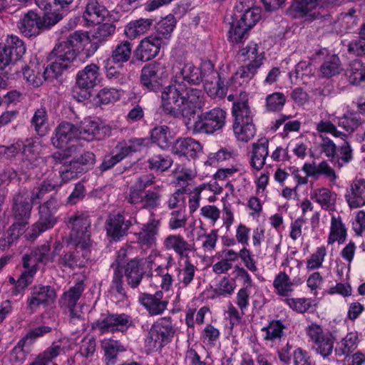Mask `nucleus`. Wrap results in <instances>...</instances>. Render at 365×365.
<instances>
[{
	"label": "nucleus",
	"mask_w": 365,
	"mask_h": 365,
	"mask_svg": "<svg viewBox=\"0 0 365 365\" xmlns=\"http://www.w3.org/2000/svg\"><path fill=\"white\" fill-rule=\"evenodd\" d=\"M120 98L119 91L116 88H104L100 90L96 96V103L99 105H108Z\"/></svg>",
	"instance_id": "nucleus-60"
},
{
	"label": "nucleus",
	"mask_w": 365,
	"mask_h": 365,
	"mask_svg": "<svg viewBox=\"0 0 365 365\" xmlns=\"http://www.w3.org/2000/svg\"><path fill=\"white\" fill-rule=\"evenodd\" d=\"M189 244L180 235H170L165 237L163 242V245L166 250H173L177 255L184 250Z\"/></svg>",
	"instance_id": "nucleus-53"
},
{
	"label": "nucleus",
	"mask_w": 365,
	"mask_h": 365,
	"mask_svg": "<svg viewBox=\"0 0 365 365\" xmlns=\"http://www.w3.org/2000/svg\"><path fill=\"white\" fill-rule=\"evenodd\" d=\"M202 150L201 144L191 138H180L173 147L174 154L192 159H195Z\"/></svg>",
	"instance_id": "nucleus-28"
},
{
	"label": "nucleus",
	"mask_w": 365,
	"mask_h": 365,
	"mask_svg": "<svg viewBox=\"0 0 365 365\" xmlns=\"http://www.w3.org/2000/svg\"><path fill=\"white\" fill-rule=\"evenodd\" d=\"M315 55L322 60L319 66V73L322 78H331L344 70L339 56L328 52L326 48L318 50Z\"/></svg>",
	"instance_id": "nucleus-15"
},
{
	"label": "nucleus",
	"mask_w": 365,
	"mask_h": 365,
	"mask_svg": "<svg viewBox=\"0 0 365 365\" xmlns=\"http://www.w3.org/2000/svg\"><path fill=\"white\" fill-rule=\"evenodd\" d=\"M115 31V25L113 23L100 24L95 30L93 37L99 42L106 41Z\"/></svg>",
	"instance_id": "nucleus-63"
},
{
	"label": "nucleus",
	"mask_w": 365,
	"mask_h": 365,
	"mask_svg": "<svg viewBox=\"0 0 365 365\" xmlns=\"http://www.w3.org/2000/svg\"><path fill=\"white\" fill-rule=\"evenodd\" d=\"M249 29L240 24L238 21L230 24L228 38L232 43H242L247 38Z\"/></svg>",
	"instance_id": "nucleus-52"
},
{
	"label": "nucleus",
	"mask_w": 365,
	"mask_h": 365,
	"mask_svg": "<svg viewBox=\"0 0 365 365\" xmlns=\"http://www.w3.org/2000/svg\"><path fill=\"white\" fill-rule=\"evenodd\" d=\"M108 15V9L98 0H88L83 17L91 24H99Z\"/></svg>",
	"instance_id": "nucleus-32"
},
{
	"label": "nucleus",
	"mask_w": 365,
	"mask_h": 365,
	"mask_svg": "<svg viewBox=\"0 0 365 365\" xmlns=\"http://www.w3.org/2000/svg\"><path fill=\"white\" fill-rule=\"evenodd\" d=\"M238 58L242 61H257V59L260 58L261 64L263 63V60L264 59V53H258L257 51V43H250L247 45L246 47L242 48L239 50L237 53Z\"/></svg>",
	"instance_id": "nucleus-56"
},
{
	"label": "nucleus",
	"mask_w": 365,
	"mask_h": 365,
	"mask_svg": "<svg viewBox=\"0 0 365 365\" xmlns=\"http://www.w3.org/2000/svg\"><path fill=\"white\" fill-rule=\"evenodd\" d=\"M170 133L168 126L165 125L155 126L150 130V139L160 148L165 149L171 144Z\"/></svg>",
	"instance_id": "nucleus-48"
},
{
	"label": "nucleus",
	"mask_w": 365,
	"mask_h": 365,
	"mask_svg": "<svg viewBox=\"0 0 365 365\" xmlns=\"http://www.w3.org/2000/svg\"><path fill=\"white\" fill-rule=\"evenodd\" d=\"M78 130L76 125L68 123L62 122L55 130L54 136L51 138L52 144L57 148L63 149L74 138H77Z\"/></svg>",
	"instance_id": "nucleus-24"
},
{
	"label": "nucleus",
	"mask_w": 365,
	"mask_h": 365,
	"mask_svg": "<svg viewBox=\"0 0 365 365\" xmlns=\"http://www.w3.org/2000/svg\"><path fill=\"white\" fill-rule=\"evenodd\" d=\"M359 334L357 331L349 332L339 342L334 349L335 354L339 356H349L357 348Z\"/></svg>",
	"instance_id": "nucleus-36"
},
{
	"label": "nucleus",
	"mask_w": 365,
	"mask_h": 365,
	"mask_svg": "<svg viewBox=\"0 0 365 365\" xmlns=\"http://www.w3.org/2000/svg\"><path fill=\"white\" fill-rule=\"evenodd\" d=\"M58 173L62 183H67L84 174L81 168L76 165L73 159L67 164L61 165Z\"/></svg>",
	"instance_id": "nucleus-51"
},
{
	"label": "nucleus",
	"mask_w": 365,
	"mask_h": 365,
	"mask_svg": "<svg viewBox=\"0 0 365 365\" xmlns=\"http://www.w3.org/2000/svg\"><path fill=\"white\" fill-rule=\"evenodd\" d=\"M176 21L174 16L170 14L161 19L155 26L156 34H153L155 37H159L163 42V39L170 38L172 32L175 27Z\"/></svg>",
	"instance_id": "nucleus-49"
},
{
	"label": "nucleus",
	"mask_w": 365,
	"mask_h": 365,
	"mask_svg": "<svg viewBox=\"0 0 365 365\" xmlns=\"http://www.w3.org/2000/svg\"><path fill=\"white\" fill-rule=\"evenodd\" d=\"M63 19V16L59 12H46L43 16L39 15L40 25L42 32L51 29Z\"/></svg>",
	"instance_id": "nucleus-64"
},
{
	"label": "nucleus",
	"mask_w": 365,
	"mask_h": 365,
	"mask_svg": "<svg viewBox=\"0 0 365 365\" xmlns=\"http://www.w3.org/2000/svg\"><path fill=\"white\" fill-rule=\"evenodd\" d=\"M64 350L63 347L58 344H52L43 351L39 353L27 365H48L53 359L56 358Z\"/></svg>",
	"instance_id": "nucleus-42"
},
{
	"label": "nucleus",
	"mask_w": 365,
	"mask_h": 365,
	"mask_svg": "<svg viewBox=\"0 0 365 365\" xmlns=\"http://www.w3.org/2000/svg\"><path fill=\"white\" fill-rule=\"evenodd\" d=\"M76 56L77 53L74 48L63 42L59 43L48 56V59L52 63L46 67V73L57 78L72 66Z\"/></svg>",
	"instance_id": "nucleus-3"
},
{
	"label": "nucleus",
	"mask_w": 365,
	"mask_h": 365,
	"mask_svg": "<svg viewBox=\"0 0 365 365\" xmlns=\"http://www.w3.org/2000/svg\"><path fill=\"white\" fill-rule=\"evenodd\" d=\"M59 203L56 197L51 196L47 201L38 207V220L31 226V237L36 238L47 230L51 229L57 222L56 214Z\"/></svg>",
	"instance_id": "nucleus-7"
},
{
	"label": "nucleus",
	"mask_w": 365,
	"mask_h": 365,
	"mask_svg": "<svg viewBox=\"0 0 365 365\" xmlns=\"http://www.w3.org/2000/svg\"><path fill=\"white\" fill-rule=\"evenodd\" d=\"M261 17L260 11L257 8L247 9L237 20L240 24L250 30Z\"/></svg>",
	"instance_id": "nucleus-61"
},
{
	"label": "nucleus",
	"mask_w": 365,
	"mask_h": 365,
	"mask_svg": "<svg viewBox=\"0 0 365 365\" xmlns=\"http://www.w3.org/2000/svg\"><path fill=\"white\" fill-rule=\"evenodd\" d=\"M26 53L24 41L18 36L9 35L6 43H0V66L4 67L19 61Z\"/></svg>",
	"instance_id": "nucleus-12"
},
{
	"label": "nucleus",
	"mask_w": 365,
	"mask_h": 365,
	"mask_svg": "<svg viewBox=\"0 0 365 365\" xmlns=\"http://www.w3.org/2000/svg\"><path fill=\"white\" fill-rule=\"evenodd\" d=\"M148 162L150 169L165 171L171 167L173 161L168 155L157 154L150 158Z\"/></svg>",
	"instance_id": "nucleus-57"
},
{
	"label": "nucleus",
	"mask_w": 365,
	"mask_h": 365,
	"mask_svg": "<svg viewBox=\"0 0 365 365\" xmlns=\"http://www.w3.org/2000/svg\"><path fill=\"white\" fill-rule=\"evenodd\" d=\"M345 198L351 209L365 205V180L355 179L346 190Z\"/></svg>",
	"instance_id": "nucleus-26"
},
{
	"label": "nucleus",
	"mask_w": 365,
	"mask_h": 365,
	"mask_svg": "<svg viewBox=\"0 0 365 365\" xmlns=\"http://www.w3.org/2000/svg\"><path fill=\"white\" fill-rule=\"evenodd\" d=\"M139 302L150 316L161 314L167 309L168 304V302L163 299L162 291H157L154 294H141L139 297Z\"/></svg>",
	"instance_id": "nucleus-20"
},
{
	"label": "nucleus",
	"mask_w": 365,
	"mask_h": 365,
	"mask_svg": "<svg viewBox=\"0 0 365 365\" xmlns=\"http://www.w3.org/2000/svg\"><path fill=\"white\" fill-rule=\"evenodd\" d=\"M86 288L83 280H81L71 287L68 291L65 292L59 299V305L62 308L75 309L76 305L81 298Z\"/></svg>",
	"instance_id": "nucleus-33"
},
{
	"label": "nucleus",
	"mask_w": 365,
	"mask_h": 365,
	"mask_svg": "<svg viewBox=\"0 0 365 365\" xmlns=\"http://www.w3.org/2000/svg\"><path fill=\"white\" fill-rule=\"evenodd\" d=\"M153 217V213L151 214ZM160 220L154 217L149 219L148 222L142 225L140 231L136 233L137 242L142 247H151L155 245L156 236L159 232Z\"/></svg>",
	"instance_id": "nucleus-22"
},
{
	"label": "nucleus",
	"mask_w": 365,
	"mask_h": 365,
	"mask_svg": "<svg viewBox=\"0 0 365 365\" xmlns=\"http://www.w3.org/2000/svg\"><path fill=\"white\" fill-rule=\"evenodd\" d=\"M240 96L242 99L234 102L232 105V113L235 118L232 129L238 140L248 142L255 137L256 128L247 96L242 92H240Z\"/></svg>",
	"instance_id": "nucleus-2"
},
{
	"label": "nucleus",
	"mask_w": 365,
	"mask_h": 365,
	"mask_svg": "<svg viewBox=\"0 0 365 365\" xmlns=\"http://www.w3.org/2000/svg\"><path fill=\"white\" fill-rule=\"evenodd\" d=\"M132 325V318L127 314H102L91 325L92 329L98 330L101 334L111 332H125Z\"/></svg>",
	"instance_id": "nucleus-9"
},
{
	"label": "nucleus",
	"mask_w": 365,
	"mask_h": 365,
	"mask_svg": "<svg viewBox=\"0 0 365 365\" xmlns=\"http://www.w3.org/2000/svg\"><path fill=\"white\" fill-rule=\"evenodd\" d=\"M164 67L156 61L146 64L141 71L140 82L148 90L157 91L160 89V82Z\"/></svg>",
	"instance_id": "nucleus-18"
},
{
	"label": "nucleus",
	"mask_w": 365,
	"mask_h": 365,
	"mask_svg": "<svg viewBox=\"0 0 365 365\" xmlns=\"http://www.w3.org/2000/svg\"><path fill=\"white\" fill-rule=\"evenodd\" d=\"M101 348L104 352L105 361L107 365H114L120 352L125 351L119 341L105 339L101 341Z\"/></svg>",
	"instance_id": "nucleus-38"
},
{
	"label": "nucleus",
	"mask_w": 365,
	"mask_h": 365,
	"mask_svg": "<svg viewBox=\"0 0 365 365\" xmlns=\"http://www.w3.org/2000/svg\"><path fill=\"white\" fill-rule=\"evenodd\" d=\"M48 121L47 109L44 106H41L34 111L31 120V124L35 131L41 136H43L46 133V123Z\"/></svg>",
	"instance_id": "nucleus-50"
},
{
	"label": "nucleus",
	"mask_w": 365,
	"mask_h": 365,
	"mask_svg": "<svg viewBox=\"0 0 365 365\" xmlns=\"http://www.w3.org/2000/svg\"><path fill=\"white\" fill-rule=\"evenodd\" d=\"M302 283L301 279H294L291 281L289 277L284 272H279L274 278L273 287L276 293L279 296L288 297L293 292V286L299 285Z\"/></svg>",
	"instance_id": "nucleus-34"
},
{
	"label": "nucleus",
	"mask_w": 365,
	"mask_h": 365,
	"mask_svg": "<svg viewBox=\"0 0 365 365\" xmlns=\"http://www.w3.org/2000/svg\"><path fill=\"white\" fill-rule=\"evenodd\" d=\"M25 232L24 225L11 224L0 236V250L9 251L14 245H16L21 236Z\"/></svg>",
	"instance_id": "nucleus-31"
},
{
	"label": "nucleus",
	"mask_w": 365,
	"mask_h": 365,
	"mask_svg": "<svg viewBox=\"0 0 365 365\" xmlns=\"http://www.w3.org/2000/svg\"><path fill=\"white\" fill-rule=\"evenodd\" d=\"M131 225V221L125 220L123 215L118 213L111 215L106 223L107 234L113 240L118 241L122 237L128 234Z\"/></svg>",
	"instance_id": "nucleus-21"
},
{
	"label": "nucleus",
	"mask_w": 365,
	"mask_h": 365,
	"mask_svg": "<svg viewBox=\"0 0 365 365\" xmlns=\"http://www.w3.org/2000/svg\"><path fill=\"white\" fill-rule=\"evenodd\" d=\"M76 128L78 130L77 138L87 141L97 138L100 131L98 124L92 120H85L79 126L76 125Z\"/></svg>",
	"instance_id": "nucleus-46"
},
{
	"label": "nucleus",
	"mask_w": 365,
	"mask_h": 365,
	"mask_svg": "<svg viewBox=\"0 0 365 365\" xmlns=\"http://www.w3.org/2000/svg\"><path fill=\"white\" fill-rule=\"evenodd\" d=\"M61 249L60 242H55L53 251L51 252V245L48 242L34 247L29 255H24L22 258L24 267H36L37 264L41 263L43 265L48 262L54 261L56 255H58V251Z\"/></svg>",
	"instance_id": "nucleus-11"
},
{
	"label": "nucleus",
	"mask_w": 365,
	"mask_h": 365,
	"mask_svg": "<svg viewBox=\"0 0 365 365\" xmlns=\"http://www.w3.org/2000/svg\"><path fill=\"white\" fill-rule=\"evenodd\" d=\"M307 333L313 344L312 348L318 354L327 357L332 353L335 339L330 331H324L321 326L312 324L307 328Z\"/></svg>",
	"instance_id": "nucleus-10"
},
{
	"label": "nucleus",
	"mask_w": 365,
	"mask_h": 365,
	"mask_svg": "<svg viewBox=\"0 0 365 365\" xmlns=\"http://www.w3.org/2000/svg\"><path fill=\"white\" fill-rule=\"evenodd\" d=\"M43 164V160L38 158H22L20 163L19 172L29 175H38V169Z\"/></svg>",
	"instance_id": "nucleus-55"
},
{
	"label": "nucleus",
	"mask_w": 365,
	"mask_h": 365,
	"mask_svg": "<svg viewBox=\"0 0 365 365\" xmlns=\"http://www.w3.org/2000/svg\"><path fill=\"white\" fill-rule=\"evenodd\" d=\"M226 118V111L218 107L201 112L194 123V130L200 133L213 134L222 130Z\"/></svg>",
	"instance_id": "nucleus-6"
},
{
	"label": "nucleus",
	"mask_w": 365,
	"mask_h": 365,
	"mask_svg": "<svg viewBox=\"0 0 365 365\" xmlns=\"http://www.w3.org/2000/svg\"><path fill=\"white\" fill-rule=\"evenodd\" d=\"M302 170L307 176L317 179L319 176L323 175L333 184L336 182L337 178L336 172L326 160H322L318 165L314 163H304Z\"/></svg>",
	"instance_id": "nucleus-30"
},
{
	"label": "nucleus",
	"mask_w": 365,
	"mask_h": 365,
	"mask_svg": "<svg viewBox=\"0 0 365 365\" xmlns=\"http://www.w3.org/2000/svg\"><path fill=\"white\" fill-rule=\"evenodd\" d=\"M99 67L95 63L87 65L79 71L76 76V84L72 88V95L78 101H83L91 96V90L98 81Z\"/></svg>",
	"instance_id": "nucleus-4"
},
{
	"label": "nucleus",
	"mask_w": 365,
	"mask_h": 365,
	"mask_svg": "<svg viewBox=\"0 0 365 365\" xmlns=\"http://www.w3.org/2000/svg\"><path fill=\"white\" fill-rule=\"evenodd\" d=\"M56 298V291L52 287L37 285L32 288L27 304L30 309L34 310L41 305L46 306L53 303Z\"/></svg>",
	"instance_id": "nucleus-19"
},
{
	"label": "nucleus",
	"mask_w": 365,
	"mask_h": 365,
	"mask_svg": "<svg viewBox=\"0 0 365 365\" xmlns=\"http://www.w3.org/2000/svg\"><path fill=\"white\" fill-rule=\"evenodd\" d=\"M26 346H29L28 343L21 338L9 353V359L12 363L21 364L25 361L29 354V351L24 349Z\"/></svg>",
	"instance_id": "nucleus-54"
},
{
	"label": "nucleus",
	"mask_w": 365,
	"mask_h": 365,
	"mask_svg": "<svg viewBox=\"0 0 365 365\" xmlns=\"http://www.w3.org/2000/svg\"><path fill=\"white\" fill-rule=\"evenodd\" d=\"M363 123L364 121L361 120L359 113L356 112H347L338 118L337 124L349 134H351L356 130Z\"/></svg>",
	"instance_id": "nucleus-45"
},
{
	"label": "nucleus",
	"mask_w": 365,
	"mask_h": 365,
	"mask_svg": "<svg viewBox=\"0 0 365 365\" xmlns=\"http://www.w3.org/2000/svg\"><path fill=\"white\" fill-rule=\"evenodd\" d=\"M314 197L317 202H318L322 209L326 210H331L334 209L336 194L331 192L328 188L322 187L314 190Z\"/></svg>",
	"instance_id": "nucleus-43"
},
{
	"label": "nucleus",
	"mask_w": 365,
	"mask_h": 365,
	"mask_svg": "<svg viewBox=\"0 0 365 365\" xmlns=\"http://www.w3.org/2000/svg\"><path fill=\"white\" fill-rule=\"evenodd\" d=\"M269 155V140L261 138L252 144L250 165L256 171L262 170Z\"/></svg>",
	"instance_id": "nucleus-25"
},
{
	"label": "nucleus",
	"mask_w": 365,
	"mask_h": 365,
	"mask_svg": "<svg viewBox=\"0 0 365 365\" xmlns=\"http://www.w3.org/2000/svg\"><path fill=\"white\" fill-rule=\"evenodd\" d=\"M31 210L32 203L29 202V197L26 193L19 192L15 195L11 207V217L14 220L12 224L24 225V229L26 231Z\"/></svg>",
	"instance_id": "nucleus-14"
},
{
	"label": "nucleus",
	"mask_w": 365,
	"mask_h": 365,
	"mask_svg": "<svg viewBox=\"0 0 365 365\" xmlns=\"http://www.w3.org/2000/svg\"><path fill=\"white\" fill-rule=\"evenodd\" d=\"M262 65L260 58H258L257 61H252L247 65L239 67L234 76L227 81V89L234 90L247 83Z\"/></svg>",
	"instance_id": "nucleus-17"
},
{
	"label": "nucleus",
	"mask_w": 365,
	"mask_h": 365,
	"mask_svg": "<svg viewBox=\"0 0 365 365\" xmlns=\"http://www.w3.org/2000/svg\"><path fill=\"white\" fill-rule=\"evenodd\" d=\"M153 24L152 19H139L128 23L125 27V36L131 39L145 34Z\"/></svg>",
	"instance_id": "nucleus-39"
},
{
	"label": "nucleus",
	"mask_w": 365,
	"mask_h": 365,
	"mask_svg": "<svg viewBox=\"0 0 365 365\" xmlns=\"http://www.w3.org/2000/svg\"><path fill=\"white\" fill-rule=\"evenodd\" d=\"M124 273L128 284L133 289L137 288L145 274L142 260L138 258L129 260L125 265Z\"/></svg>",
	"instance_id": "nucleus-29"
},
{
	"label": "nucleus",
	"mask_w": 365,
	"mask_h": 365,
	"mask_svg": "<svg viewBox=\"0 0 365 365\" xmlns=\"http://www.w3.org/2000/svg\"><path fill=\"white\" fill-rule=\"evenodd\" d=\"M133 50L132 43L126 40L120 41L110 52L107 62L122 65L129 61Z\"/></svg>",
	"instance_id": "nucleus-35"
},
{
	"label": "nucleus",
	"mask_w": 365,
	"mask_h": 365,
	"mask_svg": "<svg viewBox=\"0 0 365 365\" xmlns=\"http://www.w3.org/2000/svg\"><path fill=\"white\" fill-rule=\"evenodd\" d=\"M73 250L63 251L57 260L58 267L63 271H73L77 268L86 267L91 260V250L89 245L80 242H74Z\"/></svg>",
	"instance_id": "nucleus-5"
},
{
	"label": "nucleus",
	"mask_w": 365,
	"mask_h": 365,
	"mask_svg": "<svg viewBox=\"0 0 365 365\" xmlns=\"http://www.w3.org/2000/svg\"><path fill=\"white\" fill-rule=\"evenodd\" d=\"M162 43L160 38L153 34L144 38L135 49L134 57L143 62L154 58L159 53Z\"/></svg>",
	"instance_id": "nucleus-16"
},
{
	"label": "nucleus",
	"mask_w": 365,
	"mask_h": 365,
	"mask_svg": "<svg viewBox=\"0 0 365 365\" xmlns=\"http://www.w3.org/2000/svg\"><path fill=\"white\" fill-rule=\"evenodd\" d=\"M345 76L351 84H359L365 80V65L361 60L352 61L345 71Z\"/></svg>",
	"instance_id": "nucleus-44"
},
{
	"label": "nucleus",
	"mask_w": 365,
	"mask_h": 365,
	"mask_svg": "<svg viewBox=\"0 0 365 365\" xmlns=\"http://www.w3.org/2000/svg\"><path fill=\"white\" fill-rule=\"evenodd\" d=\"M175 333L171 317H162L150 329L146 339L147 345L153 349H160L172 340Z\"/></svg>",
	"instance_id": "nucleus-8"
},
{
	"label": "nucleus",
	"mask_w": 365,
	"mask_h": 365,
	"mask_svg": "<svg viewBox=\"0 0 365 365\" xmlns=\"http://www.w3.org/2000/svg\"><path fill=\"white\" fill-rule=\"evenodd\" d=\"M346 237V229L340 218L331 217L330 233L327 242L331 245L336 241L339 244L344 242Z\"/></svg>",
	"instance_id": "nucleus-47"
},
{
	"label": "nucleus",
	"mask_w": 365,
	"mask_h": 365,
	"mask_svg": "<svg viewBox=\"0 0 365 365\" xmlns=\"http://www.w3.org/2000/svg\"><path fill=\"white\" fill-rule=\"evenodd\" d=\"M180 76L182 80L176 76L164 88L161 93V108L172 117L190 120L198 110L202 109L205 96L202 90L188 87L184 81L191 85H200L201 76L199 68L191 63L183 66Z\"/></svg>",
	"instance_id": "nucleus-1"
},
{
	"label": "nucleus",
	"mask_w": 365,
	"mask_h": 365,
	"mask_svg": "<svg viewBox=\"0 0 365 365\" xmlns=\"http://www.w3.org/2000/svg\"><path fill=\"white\" fill-rule=\"evenodd\" d=\"M36 63L31 62L29 66H27L23 69L24 77L26 79L28 83L34 86L38 87L44 81L56 78L54 76L46 73V68H44V66H43L44 71L42 73L39 71H36Z\"/></svg>",
	"instance_id": "nucleus-41"
},
{
	"label": "nucleus",
	"mask_w": 365,
	"mask_h": 365,
	"mask_svg": "<svg viewBox=\"0 0 365 365\" xmlns=\"http://www.w3.org/2000/svg\"><path fill=\"white\" fill-rule=\"evenodd\" d=\"M286 102L285 96L280 92H275L266 97L265 108L267 111L277 112L282 109Z\"/></svg>",
	"instance_id": "nucleus-58"
},
{
	"label": "nucleus",
	"mask_w": 365,
	"mask_h": 365,
	"mask_svg": "<svg viewBox=\"0 0 365 365\" xmlns=\"http://www.w3.org/2000/svg\"><path fill=\"white\" fill-rule=\"evenodd\" d=\"M199 68L201 76V83L206 85L216 86L218 90L227 89V82L222 80L220 73L215 69V66L210 60L202 61Z\"/></svg>",
	"instance_id": "nucleus-27"
},
{
	"label": "nucleus",
	"mask_w": 365,
	"mask_h": 365,
	"mask_svg": "<svg viewBox=\"0 0 365 365\" xmlns=\"http://www.w3.org/2000/svg\"><path fill=\"white\" fill-rule=\"evenodd\" d=\"M220 332L211 324H207L201 334L202 341L207 346H215L220 339Z\"/></svg>",
	"instance_id": "nucleus-62"
},
{
	"label": "nucleus",
	"mask_w": 365,
	"mask_h": 365,
	"mask_svg": "<svg viewBox=\"0 0 365 365\" xmlns=\"http://www.w3.org/2000/svg\"><path fill=\"white\" fill-rule=\"evenodd\" d=\"M113 267V275L110 286V292L114 294L119 301L127 299V294L123 282V270L120 266L111 265Z\"/></svg>",
	"instance_id": "nucleus-37"
},
{
	"label": "nucleus",
	"mask_w": 365,
	"mask_h": 365,
	"mask_svg": "<svg viewBox=\"0 0 365 365\" xmlns=\"http://www.w3.org/2000/svg\"><path fill=\"white\" fill-rule=\"evenodd\" d=\"M73 160L86 173L93 168L96 163V155L93 152L83 151L80 155L73 158Z\"/></svg>",
	"instance_id": "nucleus-59"
},
{
	"label": "nucleus",
	"mask_w": 365,
	"mask_h": 365,
	"mask_svg": "<svg viewBox=\"0 0 365 365\" xmlns=\"http://www.w3.org/2000/svg\"><path fill=\"white\" fill-rule=\"evenodd\" d=\"M287 327L280 319H272L269 324L261 329L262 331L265 332L263 339L265 341L275 342L281 341L284 336V330Z\"/></svg>",
	"instance_id": "nucleus-40"
},
{
	"label": "nucleus",
	"mask_w": 365,
	"mask_h": 365,
	"mask_svg": "<svg viewBox=\"0 0 365 365\" xmlns=\"http://www.w3.org/2000/svg\"><path fill=\"white\" fill-rule=\"evenodd\" d=\"M20 32L27 38L39 36L42 33L39 14L31 10L26 13L17 24Z\"/></svg>",
	"instance_id": "nucleus-23"
},
{
	"label": "nucleus",
	"mask_w": 365,
	"mask_h": 365,
	"mask_svg": "<svg viewBox=\"0 0 365 365\" xmlns=\"http://www.w3.org/2000/svg\"><path fill=\"white\" fill-rule=\"evenodd\" d=\"M91 224L87 213L76 212L68 218L67 225L72 230L74 242L91 246Z\"/></svg>",
	"instance_id": "nucleus-13"
}]
</instances>
